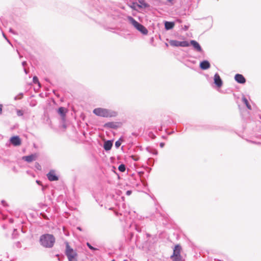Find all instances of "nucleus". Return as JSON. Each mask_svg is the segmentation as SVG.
<instances>
[{"label": "nucleus", "mask_w": 261, "mask_h": 261, "mask_svg": "<svg viewBox=\"0 0 261 261\" xmlns=\"http://www.w3.org/2000/svg\"><path fill=\"white\" fill-rule=\"evenodd\" d=\"M55 240L53 234L46 233L40 236L39 242L43 247L50 248L54 246Z\"/></svg>", "instance_id": "1"}, {"label": "nucleus", "mask_w": 261, "mask_h": 261, "mask_svg": "<svg viewBox=\"0 0 261 261\" xmlns=\"http://www.w3.org/2000/svg\"><path fill=\"white\" fill-rule=\"evenodd\" d=\"M93 112L95 115L102 117H113L117 115L115 111L101 108L94 109Z\"/></svg>", "instance_id": "2"}, {"label": "nucleus", "mask_w": 261, "mask_h": 261, "mask_svg": "<svg viewBox=\"0 0 261 261\" xmlns=\"http://www.w3.org/2000/svg\"><path fill=\"white\" fill-rule=\"evenodd\" d=\"M127 19L129 22L139 32L143 35H147L148 33L147 29L141 23L137 21L133 17L128 16Z\"/></svg>", "instance_id": "3"}, {"label": "nucleus", "mask_w": 261, "mask_h": 261, "mask_svg": "<svg viewBox=\"0 0 261 261\" xmlns=\"http://www.w3.org/2000/svg\"><path fill=\"white\" fill-rule=\"evenodd\" d=\"M66 255L69 261H77V254L75 251H74L67 243L66 246Z\"/></svg>", "instance_id": "4"}, {"label": "nucleus", "mask_w": 261, "mask_h": 261, "mask_svg": "<svg viewBox=\"0 0 261 261\" xmlns=\"http://www.w3.org/2000/svg\"><path fill=\"white\" fill-rule=\"evenodd\" d=\"M47 177L49 181H57L58 180V176L56 175L54 170H50L47 174Z\"/></svg>", "instance_id": "5"}, {"label": "nucleus", "mask_w": 261, "mask_h": 261, "mask_svg": "<svg viewBox=\"0 0 261 261\" xmlns=\"http://www.w3.org/2000/svg\"><path fill=\"white\" fill-rule=\"evenodd\" d=\"M10 142L15 146H19L21 143V140L18 136H13L11 137Z\"/></svg>", "instance_id": "6"}, {"label": "nucleus", "mask_w": 261, "mask_h": 261, "mask_svg": "<svg viewBox=\"0 0 261 261\" xmlns=\"http://www.w3.org/2000/svg\"><path fill=\"white\" fill-rule=\"evenodd\" d=\"M214 83L218 87H220L222 85V81L218 73H216L214 75Z\"/></svg>", "instance_id": "7"}, {"label": "nucleus", "mask_w": 261, "mask_h": 261, "mask_svg": "<svg viewBox=\"0 0 261 261\" xmlns=\"http://www.w3.org/2000/svg\"><path fill=\"white\" fill-rule=\"evenodd\" d=\"M190 44L193 46L195 50L198 52H201L202 49L200 44L195 40H191Z\"/></svg>", "instance_id": "8"}, {"label": "nucleus", "mask_w": 261, "mask_h": 261, "mask_svg": "<svg viewBox=\"0 0 261 261\" xmlns=\"http://www.w3.org/2000/svg\"><path fill=\"white\" fill-rule=\"evenodd\" d=\"M36 158L37 155L36 154H32L30 155L24 156L22 158L23 160L28 163H30L33 161L36 160Z\"/></svg>", "instance_id": "9"}, {"label": "nucleus", "mask_w": 261, "mask_h": 261, "mask_svg": "<svg viewBox=\"0 0 261 261\" xmlns=\"http://www.w3.org/2000/svg\"><path fill=\"white\" fill-rule=\"evenodd\" d=\"M235 80L240 84H244L246 82L245 77L240 74H237L234 76Z\"/></svg>", "instance_id": "10"}, {"label": "nucleus", "mask_w": 261, "mask_h": 261, "mask_svg": "<svg viewBox=\"0 0 261 261\" xmlns=\"http://www.w3.org/2000/svg\"><path fill=\"white\" fill-rule=\"evenodd\" d=\"M139 3V4H137V6L139 8H146L149 7V5L146 3L145 0H137Z\"/></svg>", "instance_id": "11"}, {"label": "nucleus", "mask_w": 261, "mask_h": 261, "mask_svg": "<svg viewBox=\"0 0 261 261\" xmlns=\"http://www.w3.org/2000/svg\"><path fill=\"white\" fill-rule=\"evenodd\" d=\"M210 67V63L204 60L202 61L200 64V67L201 69L203 70H206L209 68Z\"/></svg>", "instance_id": "12"}, {"label": "nucleus", "mask_w": 261, "mask_h": 261, "mask_svg": "<svg viewBox=\"0 0 261 261\" xmlns=\"http://www.w3.org/2000/svg\"><path fill=\"white\" fill-rule=\"evenodd\" d=\"M112 145V141L111 140H108L104 143L103 148L106 151H108L111 149Z\"/></svg>", "instance_id": "13"}, {"label": "nucleus", "mask_w": 261, "mask_h": 261, "mask_svg": "<svg viewBox=\"0 0 261 261\" xmlns=\"http://www.w3.org/2000/svg\"><path fill=\"white\" fill-rule=\"evenodd\" d=\"M181 249V246L179 245H176L173 250V253L172 256L180 255Z\"/></svg>", "instance_id": "14"}, {"label": "nucleus", "mask_w": 261, "mask_h": 261, "mask_svg": "<svg viewBox=\"0 0 261 261\" xmlns=\"http://www.w3.org/2000/svg\"><path fill=\"white\" fill-rule=\"evenodd\" d=\"M174 26V23L173 22L166 21L165 23V28L167 30L172 29Z\"/></svg>", "instance_id": "15"}, {"label": "nucleus", "mask_w": 261, "mask_h": 261, "mask_svg": "<svg viewBox=\"0 0 261 261\" xmlns=\"http://www.w3.org/2000/svg\"><path fill=\"white\" fill-rule=\"evenodd\" d=\"M104 126L105 127L111 128H116L117 127L116 123L113 122H107L105 124Z\"/></svg>", "instance_id": "16"}, {"label": "nucleus", "mask_w": 261, "mask_h": 261, "mask_svg": "<svg viewBox=\"0 0 261 261\" xmlns=\"http://www.w3.org/2000/svg\"><path fill=\"white\" fill-rule=\"evenodd\" d=\"M58 113L61 115V116L64 118L66 115V110L64 107H60L58 109Z\"/></svg>", "instance_id": "17"}, {"label": "nucleus", "mask_w": 261, "mask_h": 261, "mask_svg": "<svg viewBox=\"0 0 261 261\" xmlns=\"http://www.w3.org/2000/svg\"><path fill=\"white\" fill-rule=\"evenodd\" d=\"M170 44L173 46H180V41L177 40H171Z\"/></svg>", "instance_id": "18"}, {"label": "nucleus", "mask_w": 261, "mask_h": 261, "mask_svg": "<svg viewBox=\"0 0 261 261\" xmlns=\"http://www.w3.org/2000/svg\"><path fill=\"white\" fill-rule=\"evenodd\" d=\"M242 100L243 101V102L246 105V107H247V108L249 110H251V106L249 105L248 101V100L247 99V98L245 97H243L242 98Z\"/></svg>", "instance_id": "19"}, {"label": "nucleus", "mask_w": 261, "mask_h": 261, "mask_svg": "<svg viewBox=\"0 0 261 261\" xmlns=\"http://www.w3.org/2000/svg\"><path fill=\"white\" fill-rule=\"evenodd\" d=\"M172 261H182L181 255L171 256Z\"/></svg>", "instance_id": "20"}, {"label": "nucleus", "mask_w": 261, "mask_h": 261, "mask_svg": "<svg viewBox=\"0 0 261 261\" xmlns=\"http://www.w3.org/2000/svg\"><path fill=\"white\" fill-rule=\"evenodd\" d=\"M189 43L187 41H180V46L181 47H187L189 46Z\"/></svg>", "instance_id": "21"}, {"label": "nucleus", "mask_w": 261, "mask_h": 261, "mask_svg": "<svg viewBox=\"0 0 261 261\" xmlns=\"http://www.w3.org/2000/svg\"><path fill=\"white\" fill-rule=\"evenodd\" d=\"M118 170L120 172H124L125 170V166L124 164H121L118 167Z\"/></svg>", "instance_id": "22"}, {"label": "nucleus", "mask_w": 261, "mask_h": 261, "mask_svg": "<svg viewBox=\"0 0 261 261\" xmlns=\"http://www.w3.org/2000/svg\"><path fill=\"white\" fill-rule=\"evenodd\" d=\"M33 82L34 84H38L39 86L40 87V84L39 82L38 77L36 76H34L33 78Z\"/></svg>", "instance_id": "23"}, {"label": "nucleus", "mask_w": 261, "mask_h": 261, "mask_svg": "<svg viewBox=\"0 0 261 261\" xmlns=\"http://www.w3.org/2000/svg\"><path fill=\"white\" fill-rule=\"evenodd\" d=\"M121 142H122V141L120 139L116 141L115 144V146L116 148H118L120 147V146L121 144Z\"/></svg>", "instance_id": "24"}, {"label": "nucleus", "mask_w": 261, "mask_h": 261, "mask_svg": "<svg viewBox=\"0 0 261 261\" xmlns=\"http://www.w3.org/2000/svg\"><path fill=\"white\" fill-rule=\"evenodd\" d=\"M167 4L169 5L172 6L175 3V0H166Z\"/></svg>", "instance_id": "25"}, {"label": "nucleus", "mask_w": 261, "mask_h": 261, "mask_svg": "<svg viewBox=\"0 0 261 261\" xmlns=\"http://www.w3.org/2000/svg\"><path fill=\"white\" fill-rule=\"evenodd\" d=\"M87 246L88 247V248L92 250H97V249L96 248H94L92 246H91V245L89 243H87Z\"/></svg>", "instance_id": "26"}, {"label": "nucleus", "mask_w": 261, "mask_h": 261, "mask_svg": "<svg viewBox=\"0 0 261 261\" xmlns=\"http://www.w3.org/2000/svg\"><path fill=\"white\" fill-rule=\"evenodd\" d=\"M16 113L18 116H22L23 115V111L20 110H17Z\"/></svg>", "instance_id": "27"}, {"label": "nucleus", "mask_w": 261, "mask_h": 261, "mask_svg": "<svg viewBox=\"0 0 261 261\" xmlns=\"http://www.w3.org/2000/svg\"><path fill=\"white\" fill-rule=\"evenodd\" d=\"M23 96V93H20L19 95H17L14 97V100H17L18 99H21Z\"/></svg>", "instance_id": "28"}, {"label": "nucleus", "mask_w": 261, "mask_h": 261, "mask_svg": "<svg viewBox=\"0 0 261 261\" xmlns=\"http://www.w3.org/2000/svg\"><path fill=\"white\" fill-rule=\"evenodd\" d=\"M132 159H133V160L135 161H137L139 160V157L138 156H132Z\"/></svg>", "instance_id": "29"}, {"label": "nucleus", "mask_w": 261, "mask_h": 261, "mask_svg": "<svg viewBox=\"0 0 261 261\" xmlns=\"http://www.w3.org/2000/svg\"><path fill=\"white\" fill-rule=\"evenodd\" d=\"M131 193H132V191H130V190H128L126 192V194L128 196L130 195L131 194Z\"/></svg>", "instance_id": "30"}, {"label": "nucleus", "mask_w": 261, "mask_h": 261, "mask_svg": "<svg viewBox=\"0 0 261 261\" xmlns=\"http://www.w3.org/2000/svg\"><path fill=\"white\" fill-rule=\"evenodd\" d=\"M3 37L6 39V40L10 44V42L9 41V40L7 39V38L6 37L5 34L3 33Z\"/></svg>", "instance_id": "31"}, {"label": "nucleus", "mask_w": 261, "mask_h": 261, "mask_svg": "<svg viewBox=\"0 0 261 261\" xmlns=\"http://www.w3.org/2000/svg\"><path fill=\"white\" fill-rule=\"evenodd\" d=\"M3 111V105L0 104V115L2 114Z\"/></svg>", "instance_id": "32"}, {"label": "nucleus", "mask_w": 261, "mask_h": 261, "mask_svg": "<svg viewBox=\"0 0 261 261\" xmlns=\"http://www.w3.org/2000/svg\"><path fill=\"white\" fill-rule=\"evenodd\" d=\"M36 183L39 185H41V182L40 180H37Z\"/></svg>", "instance_id": "33"}, {"label": "nucleus", "mask_w": 261, "mask_h": 261, "mask_svg": "<svg viewBox=\"0 0 261 261\" xmlns=\"http://www.w3.org/2000/svg\"><path fill=\"white\" fill-rule=\"evenodd\" d=\"M9 32L13 34H15L14 31L12 29H9Z\"/></svg>", "instance_id": "34"}, {"label": "nucleus", "mask_w": 261, "mask_h": 261, "mask_svg": "<svg viewBox=\"0 0 261 261\" xmlns=\"http://www.w3.org/2000/svg\"><path fill=\"white\" fill-rule=\"evenodd\" d=\"M27 64V62H25V61H23L22 63V65L23 67L25 66V65Z\"/></svg>", "instance_id": "35"}, {"label": "nucleus", "mask_w": 261, "mask_h": 261, "mask_svg": "<svg viewBox=\"0 0 261 261\" xmlns=\"http://www.w3.org/2000/svg\"><path fill=\"white\" fill-rule=\"evenodd\" d=\"M160 146L161 147H163L164 146V143H161L160 144Z\"/></svg>", "instance_id": "36"}, {"label": "nucleus", "mask_w": 261, "mask_h": 261, "mask_svg": "<svg viewBox=\"0 0 261 261\" xmlns=\"http://www.w3.org/2000/svg\"><path fill=\"white\" fill-rule=\"evenodd\" d=\"M24 71L25 72V74H28V71L25 68H24Z\"/></svg>", "instance_id": "37"}, {"label": "nucleus", "mask_w": 261, "mask_h": 261, "mask_svg": "<svg viewBox=\"0 0 261 261\" xmlns=\"http://www.w3.org/2000/svg\"><path fill=\"white\" fill-rule=\"evenodd\" d=\"M77 229H79L80 231H82V228L80 227H77Z\"/></svg>", "instance_id": "38"}]
</instances>
